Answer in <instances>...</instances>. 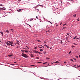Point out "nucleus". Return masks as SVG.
<instances>
[{
  "label": "nucleus",
  "mask_w": 80,
  "mask_h": 80,
  "mask_svg": "<svg viewBox=\"0 0 80 80\" xmlns=\"http://www.w3.org/2000/svg\"><path fill=\"white\" fill-rule=\"evenodd\" d=\"M8 43H10V46H14V44L13 43V42L11 41H8Z\"/></svg>",
  "instance_id": "obj_1"
},
{
  "label": "nucleus",
  "mask_w": 80,
  "mask_h": 80,
  "mask_svg": "<svg viewBox=\"0 0 80 80\" xmlns=\"http://www.w3.org/2000/svg\"><path fill=\"white\" fill-rule=\"evenodd\" d=\"M22 57H23L24 58H28V56H27V55L25 53H22Z\"/></svg>",
  "instance_id": "obj_2"
},
{
  "label": "nucleus",
  "mask_w": 80,
  "mask_h": 80,
  "mask_svg": "<svg viewBox=\"0 0 80 80\" xmlns=\"http://www.w3.org/2000/svg\"><path fill=\"white\" fill-rule=\"evenodd\" d=\"M34 53H39V54H42V53L38 52L37 51H35L34 52Z\"/></svg>",
  "instance_id": "obj_3"
},
{
  "label": "nucleus",
  "mask_w": 80,
  "mask_h": 80,
  "mask_svg": "<svg viewBox=\"0 0 80 80\" xmlns=\"http://www.w3.org/2000/svg\"><path fill=\"white\" fill-rule=\"evenodd\" d=\"M5 43L6 44H7L8 45V46H10V43H8V42H5Z\"/></svg>",
  "instance_id": "obj_4"
},
{
  "label": "nucleus",
  "mask_w": 80,
  "mask_h": 80,
  "mask_svg": "<svg viewBox=\"0 0 80 80\" xmlns=\"http://www.w3.org/2000/svg\"><path fill=\"white\" fill-rule=\"evenodd\" d=\"M77 36H75V37L74 38V39H75V40H78V39H79V38H77Z\"/></svg>",
  "instance_id": "obj_5"
},
{
  "label": "nucleus",
  "mask_w": 80,
  "mask_h": 80,
  "mask_svg": "<svg viewBox=\"0 0 80 80\" xmlns=\"http://www.w3.org/2000/svg\"><path fill=\"white\" fill-rule=\"evenodd\" d=\"M31 57H34V55L32 54V53L30 54Z\"/></svg>",
  "instance_id": "obj_6"
},
{
  "label": "nucleus",
  "mask_w": 80,
  "mask_h": 80,
  "mask_svg": "<svg viewBox=\"0 0 80 80\" xmlns=\"http://www.w3.org/2000/svg\"><path fill=\"white\" fill-rule=\"evenodd\" d=\"M33 20H34V18H31L29 20H30L31 22H32V21H33Z\"/></svg>",
  "instance_id": "obj_7"
},
{
  "label": "nucleus",
  "mask_w": 80,
  "mask_h": 80,
  "mask_svg": "<svg viewBox=\"0 0 80 80\" xmlns=\"http://www.w3.org/2000/svg\"><path fill=\"white\" fill-rule=\"evenodd\" d=\"M9 31L8 30H7L5 32L6 33H9Z\"/></svg>",
  "instance_id": "obj_8"
},
{
  "label": "nucleus",
  "mask_w": 80,
  "mask_h": 80,
  "mask_svg": "<svg viewBox=\"0 0 80 80\" xmlns=\"http://www.w3.org/2000/svg\"><path fill=\"white\" fill-rule=\"evenodd\" d=\"M23 48V49H25L26 50H28V48Z\"/></svg>",
  "instance_id": "obj_9"
},
{
  "label": "nucleus",
  "mask_w": 80,
  "mask_h": 80,
  "mask_svg": "<svg viewBox=\"0 0 80 80\" xmlns=\"http://www.w3.org/2000/svg\"><path fill=\"white\" fill-rule=\"evenodd\" d=\"M17 44H18V45H20V43H19L18 42L15 43V45H17Z\"/></svg>",
  "instance_id": "obj_10"
},
{
  "label": "nucleus",
  "mask_w": 80,
  "mask_h": 80,
  "mask_svg": "<svg viewBox=\"0 0 80 80\" xmlns=\"http://www.w3.org/2000/svg\"><path fill=\"white\" fill-rule=\"evenodd\" d=\"M17 11L18 12H20L21 11V9L17 10Z\"/></svg>",
  "instance_id": "obj_11"
},
{
  "label": "nucleus",
  "mask_w": 80,
  "mask_h": 80,
  "mask_svg": "<svg viewBox=\"0 0 80 80\" xmlns=\"http://www.w3.org/2000/svg\"><path fill=\"white\" fill-rule=\"evenodd\" d=\"M0 33H1L2 36H3V33L2 32H1Z\"/></svg>",
  "instance_id": "obj_12"
},
{
  "label": "nucleus",
  "mask_w": 80,
  "mask_h": 80,
  "mask_svg": "<svg viewBox=\"0 0 80 80\" xmlns=\"http://www.w3.org/2000/svg\"><path fill=\"white\" fill-rule=\"evenodd\" d=\"M22 52V53H24V52H25V50H21Z\"/></svg>",
  "instance_id": "obj_13"
},
{
  "label": "nucleus",
  "mask_w": 80,
  "mask_h": 80,
  "mask_svg": "<svg viewBox=\"0 0 80 80\" xmlns=\"http://www.w3.org/2000/svg\"><path fill=\"white\" fill-rule=\"evenodd\" d=\"M36 41H37V42H41V41L39 40H36Z\"/></svg>",
  "instance_id": "obj_14"
},
{
  "label": "nucleus",
  "mask_w": 80,
  "mask_h": 80,
  "mask_svg": "<svg viewBox=\"0 0 80 80\" xmlns=\"http://www.w3.org/2000/svg\"><path fill=\"white\" fill-rule=\"evenodd\" d=\"M11 30L12 32H14V30L13 29H11Z\"/></svg>",
  "instance_id": "obj_15"
},
{
  "label": "nucleus",
  "mask_w": 80,
  "mask_h": 80,
  "mask_svg": "<svg viewBox=\"0 0 80 80\" xmlns=\"http://www.w3.org/2000/svg\"><path fill=\"white\" fill-rule=\"evenodd\" d=\"M8 57H12V55H8Z\"/></svg>",
  "instance_id": "obj_16"
},
{
  "label": "nucleus",
  "mask_w": 80,
  "mask_h": 80,
  "mask_svg": "<svg viewBox=\"0 0 80 80\" xmlns=\"http://www.w3.org/2000/svg\"><path fill=\"white\" fill-rule=\"evenodd\" d=\"M59 63L60 62L58 61H56V63Z\"/></svg>",
  "instance_id": "obj_17"
},
{
  "label": "nucleus",
  "mask_w": 80,
  "mask_h": 80,
  "mask_svg": "<svg viewBox=\"0 0 80 80\" xmlns=\"http://www.w3.org/2000/svg\"><path fill=\"white\" fill-rule=\"evenodd\" d=\"M40 46V47H43V46H42V45H38V46Z\"/></svg>",
  "instance_id": "obj_18"
},
{
  "label": "nucleus",
  "mask_w": 80,
  "mask_h": 80,
  "mask_svg": "<svg viewBox=\"0 0 80 80\" xmlns=\"http://www.w3.org/2000/svg\"><path fill=\"white\" fill-rule=\"evenodd\" d=\"M46 58L47 60H50V58Z\"/></svg>",
  "instance_id": "obj_19"
},
{
  "label": "nucleus",
  "mask_w": 80,
  "mask_h": 80,
  "mask_svg": "<svg viewBox=\"0 0 80 80\" xmlns=\"http://www.w3.org/2000/svg\"><path fill=\"white\" fill-rule=\"evenodd\" d=\"M67 28V27H63V28H62V29H65V28Z\"/></svg>",
  "instance_id": "obj_20"
},
{
  "label": "nucleus",
  "mask_w": 80,
  "mask_h": 80,
  "mask_svg": "<svg viewBox=\"0 0 80 80\" xmlns=\"http://www.w3.org/2000/svg\"><path fill=\"white\" fill-rule=\"evenodd\" d=\"M38 5L39 6H40V7H43V6L42 5L39 4Z\"/></svg>",
  "instance_id": "obj_21"
},
{
  "label": "nucleus",
  "mask_w": 80,
  "mask_h": 80,
  "mask_svg": "<svg viewBox=\"0 0 80 80\" xmlns=\"http://www.w3.org/2000/svg\"><path fill=\"white\" fill-rule=\"evenodd\" d=\"M25 48H28V49H29V47H28V46H26Z\"/></svg>",
  "instance_id": "obj_22"
},
{
  "label": "nucleus",
  "mask_w": 80,
  "mask_h": 80,
  "mask_svg": "<svg viewBox=\"0 0 80 80\" xmlns=\"http://www.w3.org/2000/svg\"><path fill=\"white\" fill-rule=\"evenodd\" d=\"M26 53H27L28 52V51L27 50H25L24 51Z\"/></svg>",
  "instance_id": "obj_23"
},
{
  "label": "nucleus",
  "mask_w": 80,
  "mask_h": 80,
  "mask_svg": "<svg viewBox=\"0 0 80 80\" xmlns=\"http://www.w3.org/2000/svg\"><path fill=\"white\" fill-rule=\"evenodd\" d=\"M38 63H42V62H38Z\"/></svg>",
  "instance_id": "obj_24"
},
{
  "label": "nucleus",
  "mask_w": 80,
  "mask_h": 80,
  "mask_svg": "<svg viewBox=\"0 0 80 80\" xmlns=\"http://www.w3.org/2000/svg\"><path fill=\"white\" fill-rule=\"evenodd\" d=\"M77 66L78 68H80V66H78L77 65Z\"/></svg>",
  "instance_id": "obj_25"
},
{
  "label": "nucleus",
  "mask_w": 80,
  "mask_h": 80,
  "mask_svg": "<svg viewBox=\"0 0 80 80\" xmlns=\"http://www.w3.org/2000/svg\"><path fill=\"white\" fill-rule=\"evenodd\" d=\"M27 25H29L30 27H31V26H30V25L27 24V23H26Z\"/></svg>",
  "instance_id": "obj_26"
},
{
  "label": "nucleus",
  "mask_w": 80,
  "mask_h": 80,
  "mask_svg": "<svg viewBox=\"0 0 80 80\" xmlns=\"http://www.w3.org/2000/svg\"><path fill=\"white\" fill-rule=\"evenodd\" d=\"M48 22H49V23H50L52 24V22H51L50 21H48Z\"/></svg>",
  "instance_id": "obj_27"
},
{
  "label": "nucleus",
  "mask_w": 80,
  "mask_h": 80,
  "mask_svg": "<svg viewBox=\"0 0 80 80\" xmlns=\"http://www.w3.org/2000/svg\"><path fill=\"white\" fill-rule=\"evenodd\" d=\"M38 48H42V47H40V46H38Z\"/></svg>",
  "instance_id": "obj_28"
},
{
  "label": "nucleus",
  "mask_w": 80,
  "mask_h": 80,
  "mask_svg": "<svg viewBox=\"0 0 80 80\" xmlns=\"http://www.w3.org/2000/svg\"><path fill=\"white\" fill-rule=\"evenodd\" d=\"M40 51H43V49H42L39 50Z\"/></svg>",
  "instance_id": "obj_29"
},
{
  "label": "nucleus",
  "mask_w": 80,
  "mask_h": 80,
  "mask_svg": "<svg viewBox=\"0 0 80 80\" xmlns=\"http://www.w3.org/2000/svg\"><path fill=\"white\" fill-rule=\"evenodd\" d=\"M76 16H77V15H76V14H74L73 15V16L74 17H76Z\"/></svg>",
  "instance_id": "obj_30"
},
{
  "label": "nucleus",
  "mask_w": 80,
  "mask_h": 80,
  "mask_svg": "<svg viewBox=\"0 0 80 80\" xmlns=\"http://www.w3.org/2000/svg\"><path fill=\"white\" fill-rule=\"evenodd\" d=\"M44 46H45V47H48V46L47 45V44H45V45H44Z\"/></svg>",
  "instance_id": "obj_31"
},
{
  "label": "nucleus",
  "mask_w": 80,
  "mask_h": 80,
  "mask_svg": "<svg viewBox=\"0 0 80 80\" xmlns=\"http://www.w3.org/2000/svg\"><path fill=\"white\" fill-rule=\"evenodd\" d=\"M73 44H74V45H77V44H76L75 43H73Z\"/></svg>",
  "instance_id": "obj_32"
},
{
  "label": "nucleus",
  "mask_w": 80,
  "mask_h": 80,
  "mask_svg": "<svg viewBox=\"0 0 80 80\" xmlns=\"http://www.w3.org/2000/svg\"><path fill=\"white\" fill-rule=\"evenodd\" d=\"M36 58L37 59H39V58H38V57H36Z\"/></svg>",
  "instance_id": "obj_33"
},
{
  "label": "nucleus",
  "mask_w": 80,
  "mask_h": 80,
  "mask_svg": "<svg viewBox=\"0 0 80 80\" xmlns=\"http://www.w3.org/2000/svg\"><path fill=\"white\" fill-rule=\"evenodd\" d=\"M67 24V23H65V24H64L63 25V26H65V25H66Z\"/></svg>",
  "instance_id": "obj_34"
},
{
  "label": "nucleus",
  "mask_w": 80,
  "mask_h": 80,
  "mask_svg": "<svg viewBox=\"0 0 80 80\" xmlns=\"http://www.w3.org/2000/svg\"><path fill=\"white\" fill-rule=\"evenodd\" d=\"M66 35H70V34L66 33Z\"/></svg>",
  "instance_id": "obj_35"
},
{
  "label": "nucleus",
  "mask_w": 80,
  "mask_h": 80,
  "mask_svg": "<svg viewBox=\"0 0 80 80\" xmlns=\"http://www.w3.org/2000/svg\"><path fill=\"white\" fill-rule=\"evenodd\" d=\"M38 6H39V5H38L37 6H36V7L37 8V7H38Z\"/></svg>",
  "instance_id": "obj_36"
},
{
  "label": "nucleus",
  "mask_w": 80,
  "mask_h": 80,
  "mask_svg": "<svg viewBox=\"0 0 80 80\" xmlns=\"http://www.w3.org/2000/svg\"><path fill=\"white\" fill-rule=\"evenodd\" d=\"M47 63V62H44V63H43V64H45Z\"/></svg>",
  "instance_id": "obj_37"
},
{
  "label": "nucleus",
  "mask_w": 80,
  "mask_h": 80,
  "mask_svg": "<svg viewBox=\"0 0 80 80\" xmlns=\"http://www.w3.org/2000/svg\"><path fill=\"white\" fill-rule=\"evenodd\" d=\"M72 48H73V47H75V46H72Z\"/></svg>",
  "instance_id": "obj_38"
},
{
  "label": "nucleus",
  "mask_w": 80,
  "mask_h": 80,
  "mask_svg": "<svg viewBox=\"0 0 80 80\" xmlns=\"http://www.w3.org/2000/svg\"><path fill=\"white\" fill-rule=\"evenodd\" d=\"M37 7V6H35L34 7H33L34 8H35Z\"/></svg>",
  "instance_id": "obj_39"
},
{
  "label": "nucleus",
  "mask_w": 80,
  "mask_h": 80,
  "mask_svg": "<svg viewBox=\"0 0 80 80\" xmlns=\"http://www.w3.org/2000/svg\"><path fill=\"white\" fill-rule=\"evenodd\" d=\"M77 21H79V18H78L77 19Z\"/></svg>",
  "instance_id": "obj_40"
},
{
  "label": "nucleus",
  "mask_w": 80,
  "mask_h": 80,
  "mask_svg": "<svg viewBox=\"0 0 80 80\" xmlns=\"http://www.w3.org/2000/svg\"><path fill=\"white\" fill-rule=\"evenodd\" d=\"M48 66H45V67H48V66L49 65V64H48Z\"/></svg>",
  "instance_id": "obj_41"
},
{
  "label": "nucleus",
  "mask_w": 80,
  "mask_h": 80,
  "mask_svg": "<svg viewBox=\"0 0 80 80\" xmlns=\"http://www.w3.org/2000/svg\"><path fill=\"white\" fill-rule=\"evenodd\" d=\"M50 32V31L48 30L46 32Z\"/></svg>",
  "instance_id": "obj_42"
},
{
  "label": "nucleus",
  "mask_w": 80,
  "mask_h": 80,
  "mask_svg": "<svg viewBox=\"0 0 80 80\" xmlns=\"http://www.w3.org/2000/svg\"><path fill=\"white\" fill-rule=\"evenodd\" d=\"M47 48H50V47L49 46H48Z\"/></svg>",
  "instance_id": "obj_43"
},
{
  "label": "nucleus",
  "mask_w": 80,
  "mask_h": 80,
  "mask_svg": "<svg viewBox=\"0 0 80 80\" xmlns=\"http://www.w3.org/2000/svg\"><path fill=\"white\" fill-rule=\"evenodd\" d=\"M36 18L38 19V17H37V16L36 17Z\"/></svg>",
  "instance_id": "obj_44"
},
{
  "label": "nucleus",
  "mask_w": 80,
  "mask_h": 80,
  "mask_svg": "<svg viewBox=\"0 0 80 80\" xmlns=\"http://www.w3.org/2000/svg\"><path fill=\"white\" fill-rule=\"evenodd\" d=\"M71 53V51H70V52H69V53L70 54V53Z\"/></svg>",
  "instance_id": "obj_45"
},
{
  "label": "nucleus",
  "mask_w": 80,
  "mask_h": 80,
  "mask_svg": "<svg viewBox=\"0 0 80 80\" xmlns=\"http://www.w3.org/2000/svg\"><path fill=\"white\" fill-rule=\"evenodd\" d=\"M53 63H56V62H53Z\"/></svg>",
  "instance_id": "obj_46"
},
{
  "label": "nucleus",
  "mask_w": 80,
  "mask_h": 80,
  "mask_svg": "<svg viewBox=\"0 0 80 80\" xmlns=\"http://www.w3.org/2000/svg\"><path fill=\"white\" fill-rule=\"evenodd\" d=\"M36 10H37L38 11H39V9H36Z\"/></svg>",
  "instance_id": "obj_47"
},
{
  "label": "nucleus",
  "mask_w": 80,
  "mask_h": 80,
  "mask_svg": "<svg viewBox=\"0 0 80 80\" xmlns=\"http://www.w3.org/2000/svg\"><path fill=\"white\" fill-rule=\"evenodd\" d=\"M64 63H67V62H64Z\"/></svg>",
  "instance_id": "obj_48"
},
{
  "label": "nucleus",
  "mask_w": 80,
  "mask_h": 80,
  "mask_svg": "<svg viewBox=\"0 0 80 80\" xmlns=\"http://www.w3.org/2000/svg\"><path fill=\"white\" fill-rule=\"evenodd\" d=\"M2 5H2V4H0V6H2Z\"/></svg>",
  "instance_id": "obj_49"
},
{
  "label": "nucleus",
  "mask_w": 80,
  "mask_h": 80,
  "mask_svg": "<svg viewBox=\"0 0 80 80\" xmlns=\"http://www.w3.org/2000/svg\"><path fill=\"white\" fill-rule=\"evenodd\" d=\"M76 58H78V56H77Z\"/></svg>",
  "instance_id": "obj_50"
},
{
  "label": "nucleus",
  "mask_w": 80,
  "mask_h": 80,
  "mask_svg": "<svg viewBox=\"0 0 80 80\" xmlns=\"http://www.w3.org/2000/svg\"><path fill=\"white\" fill-rule=\"evenodd\" d=\"M62 23V22H61V23L60 24V25H61Z\"/></svg>",
  "instance_id": "obj_51"
},
{
  "label": "nucleus",
  "mask_w": 80,
  "mask_h": 80,
  "mask_svg": "<svg viewBox=\"0 0 80 80\" xmlns=\"http://www.w3.org/2000/svg\"><path fill=\"white\" fill-rule=\"evenodd\" d=\"M44 43H46V42L45 41V42H44Z\"/></svg>",
  "instance_id": "obj_52"
},
{
  "label": "nucleus",
  "mask_w": 80,
  "mask_h": 80,
  "mask_svg": "<svg viewBox=\"0 0 80 80\" xmlns=\"http://www.w3.org/2000/svg\"><path fill=\"white\" fill-rule=\"evenodd\" d=\"M17 42H19V41H17Z\"/></svg>",
  "instance_id": "obj_53"
},
{
  "label": "nucleus",
  "mask_w": 80,
  "mask_h": 80,
  "mask_svg": "<svg viewBox=\"0 0 80 80\" xmlns=\"http://www.w3.org/2000/svg\"><path fill=\"white\" fill-rule=\"evenodd\" d=\"M35 48V49H36V48H37V47H35V48Z\"/></svg>",
  "instance_id": "obj_54"
},
{
  "label": "nucleus",
  "mask_w": 80,
  "mask_h": 80,
  "mask_svg": "<svg viewBox=\"0 0 80 80\" xmlns=\"http://www.w3.org/2000/svg\"><path fill=\"white\" fill-rule=\"evenodd\" d=\"M4 46H6V47H7V46L5 44L4 45Z\"/></svg>",
  "instance_id": "obj_55"
},
{
  "label": "nucleus",
  "mask_w": 80,
  "mask_h": 80,
  "mask_svg": "<svg viewBox=\"0 0 80 80\" xmlns=\"http://www.w3.org/2000/svg\"><path fill=\"white\" fill-rule=\"evenodd\" d=\"M28 52H30V53H31V52H30V51H28Z\"/></svg>",
  "instance_id": "obj_56"
},
{
  "label": "nucleus",
  "mask_w": 80,
  "mask_h": 80,
  "mask_svg": "<svg viewBox=\"0 0 80 80\" xmlns=\"http://www.w3.org/2000/svg\"><path fill=\"white\" fill-rule=\"evenodd\" d=\"M66 39H67V38H68V37H67L66 38Z\"/></svg>",
  "instance_id": "obj_57"
},
{
  "label": "nucleus",
  "mask_w": 80,
  "mask_h": 80,
  "mask_svg": "<svg viewBox=\"0 0 80 80\" xmlns=\"http://www.w3.org/2000/svg\"><path fill=\"white\" fill-rule=\"evenodd\" d=\"M3 10H5V9H5V8L4 9L3 8Z\"/></svg>",
  "instance_id": "obj_58"
},
{
  "label": "nucleus",
  "mask_w": 80,
  "mask_h": 80,
  "mask_svg": "<svg viewBox=\"0 0 80 80\" xmlns=\"http://www.w3.org/2000/svg\"><path fill=\"white\" fill-rule=\"evenodd\" d=\"M18 47H19L18 46L17 47V48H18Z\"/></svg>",
  "instance_id": "obj_59"
},
{
  "label": "nucleus",
  "mask_w": 80,
  "mask_h": 80,
  "mask_svg": "<svg viewBox=\"0 0 80 80\" xmlns=\"http://www.w3.org/2000/svg\"><path fill=\"white\" fill-rule=\"evenodd\" d=\"M79 57L80 58V55H79Z\"/></svg>",
  "instance_id": "obj_60"
},
{
  "label": "nucleus",
  "mask_w": 80,
  "mask_h": 80,
  "mask_svg": "<svg viewBox=\"0 0 80 80\" xmlns=\"http://www.w3.org/2000/svg\"><path fill=\"white\" fill-rule=\"evenodd\" d=\"M51 64H53V62H52Z\"/></svg>",
  "instance_id": "obj_61"
},
{
  "label": "nucleus",
  "mask_w": 80,
  "mask_h": 80,
  "mask_svg": "<svg viewBox=\"0 0 80 80\" xmlns=\"http://www.w3.org/2000/svg\"><path fill=\"white\" fill-rule=\"evenodd\" d=\"M56 27H58V25H56Z\"/></svg>",
  "instance_id": "obj_62"
},
{
  "label": "nucleus",
  "mask_w": 80,
  "mask_h": 80,
  "mask_svg": "<svg viewBox=\"0 0 80 80\" xmlns=\"http://www.w3.org/2000/svg\"><path fill=\"white\" fill-rule=\"evenodd\" d=\"M72 62H73V60H72Z\"/></svg>",
  "instance_id": "obj_63"
},
{
  "label": "nucleus",
  "mask_w": 80,
  "mask_h": 80,
  "mask_svg": "<svg viewBox=\"0 0 80 80\" xmlns=\"http://www.w3.org/2000/svg\"><path fill=\"white\" fill-rule=\"evenodd\" d=\"M58 61H60V60H58Z\"/></svg>",
  "instance_id": "obj_64"
}]
</instances>
